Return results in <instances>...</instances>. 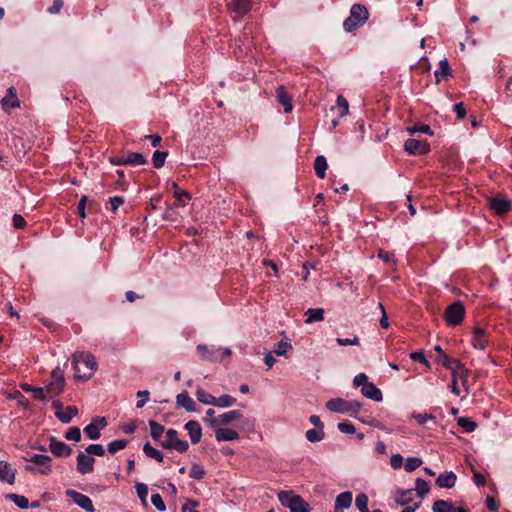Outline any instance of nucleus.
<instances>
[{
    "instance_id": "1",
    "label": "nucleus",
    "mask_w": 512,
    "mask_h": 512,
    "mask_svg": "<svg viewBox=\"0 0 512 512\" xmlns=\"http://www.w3.org/2000/svg\"><path fill=\"white\" fill-rule=\"evenodd\" d=\"M72 365L77 380H89L98 368L95 357L90 352H75Z\"/></svg>"
},
{
    "instance_id": "2",
    "label": "nucleus",
    "mask_w": 512,
    "mask_h": 512,
    "mask_svg": "<svg viewBox=\"0 0 512 512\" xmlns=\"http://www.w3.org/2000/svg\"><path fill=\"white\" fill-rule=\"evenodd\" d=\"M442 363L445 366V368L451 370L452 372V383L450 387L452 393L458 396L460 394V390L459 387L457 386V379H460L462 385L466 387L469 371L464 367V365L459 360H450L448 356L445 354H443Z\"/></svg>"
},
{
    "instance_id": "3",
    "label": "nucleus",
    "mask_w": 512,
    "mask_h": 512,
    "mask_svg": "<svg viewBox=\"0 0 512 512\" xmlns=\"http://www.w3.org/2000/svg\"><path fill=\"white\" fill-rule=\"evenodd\" d=\"M369 18V12L364 5L354 4L350 9V15L343 22V28L347 32H353L363 26Z\"/></svg>"
},
{
    "instance_id": "4",
    "label": "nucleus",
    "mask_w": 512,
    "mask_h": 512,
    "mask_svg": "<svg viewBox=\"0 0 512 512\" xmlns=\"http://www.w3.org/2000/svg\"><path fill=\"white\" fill-rule=\"evenodd\" d=\"M464 314V305L462 302L456 301L446 308L444 313L445 321L449 326H456L462 322Z\"/></svg>"
},
{
    "instance_id": "5",
    "label": "nucleus",
    "mask_w": 512,
    "mask_h": 512,
    "mask_svg": "<svg viewBox=\"0 0 512 512\" xmlns=\"http://www.w3.org/2000/svg\"><path fill=\"white\" fill-rule=\"evenodd\" d=\"M161 446L165 449H174L180 453H184L189 448L186 441L178 438V433L174 429H169L166 432V439L161 441Z\"/></svg>"
},
{
    "instance_id": "6",
    "label": "nucleus",
    "mask_w": 512,
    "mask_h": 512,
    "mask_svg": "<svg viewBox=\"0 0 512 512\" xmlns=\"http://www.w3.org/2000/svg\"><path fill=\"white\" fill-rule=\"evenodd\" d=\"M66 495L70 497L73 502L83 510L87 512L95 511L92 500L88 496L73 489L66 490Z\"/></svg>"
},
{
    "instance_id": "7",
    "label": "nucleus",
    "mask_w": 512,
    "mask_h": 512,
    "mask_svg": "<svg viewBox=\"0 0 512 512\" xmlns=\"http://www.w3.org/2000/svg\"><path fill=\"white\" fill-rule=\"evenodd\" d=\"M251 8L250 0H232L228 9L234 21L243 17Z\"/></svg>"
},
{
    "instance_id": "8",
    "label": "nucleus",
    "mask_w": 512,
    "mask_h": 512,
    "mask_svg": "<svg viewBox=\"0 0 512 512\" xmlns=\"http://www.w3.org/2000/svg\"><path fill=\"white\" fill-rule=\"evenodd\" d=\"M404 149L412 155H424L429 152V144L425 140L410 138L405 141Z\"/></svg>"
},
{
    "instance_id": "9",
    "label": "nucleus",
    "mask_w": 512,
    "mask_h": 512,
    "mask_svg": "<svg viewBox=\"0 0 512 512\" xmlns=\"http://www.w3.org/2000/svg\"><path fill=\"white\" fill-rule=\"evenodd\" d=\"M107 425L104 417H96L91 423L84 428V433L91 440H97L100 438L101 430Z\"/></svg>"
},
{
    "instance_id": "10",
    "label": "nucleus",
    "mask_w": 512,
    "mask_h": 512,
    "mask_svg": "<svg viewBox=\"0 0 512 512\" xmlns=\"http://www.w3.org/2000/svg\"><path fill=\"white\" fill-rule=\"evenodd\" d=\"M241 417L242 414L239 410H231L219 415L216 418L208 420V423L212 428H216L221 425H227L232 421L239 420Z\"/></svg>"
},
{
    "instance_id": "11",
    "label": "nucleus",
    "mask_w": 512,
    "mask_h": 512,
    "mask_svg": "<svg viewBox=\"0 0 512 512\" xmlns=\"http://www.w3.org/2000/svg\"><path fill=\"white\" fill-rule=\"evenodd\" d=\"M95 459L86 452H79L77 455V471L84 475L93 472Z\"/></svg>"
},
{
    "instance_id": "12",
    "label": "nucleus",
    "mask_w": 512,
    "mask_h": 512,
    "mask_svg": "<svg viewBox=\"0 0 512 512\" xmlns=\"http://www.w3.org/2000/svg\"><path fill=\"white\" fill-rule=\"evenodd\" d=\"M49 449L57 457H68L72 453L70 446L54 437L50 438Z\"/></svg>"
},
{
    "instance_id": "13",
    "label": "nucleus",
    "mask_w": 512,
    "mask_h": 512,
    "mask_svg": "<svg viewBox=\"0 0 512 512\" xmlns=\"http://www.w3.org/2000/svg\"><path fill=\"white\" fill-rule=\"evenodd\" d=\"M352 500V492L345 491L340 493L335 499L334 512H344L345 509L351 506Z\"/></svg>"
},
{
    "instance_id": "14",
    "label": "nucleus",
    "mask_w": 512,
    "mask_h": 512,
    "mask_svg": "<svg viewBox=\"0 0 512 512\" xmlns=\"http://www.w3.org/2000/svg\"><path fill=\"white\" fill-rule=\"evenodd\" d=\"M472 345L475 349L484 350L488 346L486 330L475 327L473 331Z\"/></svg>"
},
{
    "instance_id": "15",
    "label": "nucleus",
    "mask_w": 512,
    "mask_h": 512,
    "mask_svg": "<svg viewBox=\"0 0 512 512\" xmlns=\"http://www.w3.org/2000/svg\"><path fill=\"white\" fill-rule=\"evenodd\" d=\"M457 482V476L452 471H446L444 473H441L435 483L439 488H447L451 489L455 486Z\"/></svg>"
},
{
    "instance_id": "16",
    "label": "nucleus",
    "mask_w": 512,
    "mask_h": 512,
    "mask_svg": "<svg viewBox=\"0 0 512 512\" xmlns=\"http://www.w3.org/2000/svg\"><path fill=\"white\" fill-rule=\"evenodd\" d=\"M16 469L12 468L11 465L6 461H0V480L6 481L10 485L15 483Z\"/></svg>"
},
{
    "instance_id": "17",
    "label": "nucleus",
    "mask_w": 512,
    "mask_h": 512,
    "mask_svg": "<svg viewBox=\"0 0 512 512\" xmlns=\"http://www.w3.org/2000/svg\"><path fill=\"white\" fill-rule=\"evenodd\" d=\"M361 394L373 401L380 402L383 399L381 390L372 382H368L361 388Z\"/></svg>"
},
{
    "instance_id": "18",
    "label": "nucleus",
    "mask_w": 512,
    "mask_h": 512,
    "mask_svg": "<svg viewBox=\"0 0 512 512\" xmlns=\"http://www.w3.org/2000/svg\"><path fill=\"white\" fill-rule=\"evenodd\" d=\"M490 206L497 214H504L511 208V203L506 197H492L490 199Z\"/></svg>"
},
{
    "instance_id": "19",
    "label": "nucleus",
    "mask_w": 512,
    "mask_h": 512,
    "mask_svg": "<svg viewBox=\"0 0 512 512\" xmlns=\"http://www.w3.org/2000/svg\"><path fill=\"white\" fill-rule=\"evenodd\" d=\"M176 404L178 407L185 408L188 412L197 411L196 404L187 391H183L176 396Z\"/></svg>"
},
{
    "instance_id": "20",
    "label": "nucleus",
    "mask_w": 512,
    "mask_h": 512,
    "mask_svg": "<svg viewBox=\"0 0 512 512\" xmlns=\"http://www.w3.org/2000/svg\"><path fill=\"white\" fill-rule=\"evenodd\" d=\"M185 429L187 430L191 443L197 444L201 440L202 429L200 424L197 421H188L185 424Z\"/></svg>"
},
{
    "instance_id": "21",
    "label": "nucleus",
    "mask_w": 512,
    "mask_h": 512,
    "mask_svg": "<svg viewBox=\"0 0 512 512\" xmlns=\"http://www.w3.org/2000/svg\"><path fill=\"white\" fill-rule=\"evenodd\" d=\"M215 438L218 442L222 441H234L239 438V434L236 430L229 428L216 427Z\"/></svg>"
},
{
    "instance_id": "22",
    "label": "nucleus",
    "mask_w": 512,
    "mask_h": 512,
    "mask_svg": "<svg viewBox=\"0 0 512 512\" xmlns=\"http://www.w3.org/2000/svg\"><path fill=\"white\" fill-rule=\"evenodd\" d=\"M326 408L334 413L346 414L347 412V400L342 398H333L326 402Z\"/></svg>"
},
{
    "instance_id": "23",
    "label": "nucleus",
    "mask_w": 512,
    "mask_h": 512,
    "mask_svg": "<svg viewBox=\"0 0 512 512\" xmlns=\"http://www.w3.org/2000/svg\"><path fill=\"white\" fill-rule=\"evenodd\" d=\"M278 102L283 106L285 113L292 111V102L290 95L285 91L283 86H280L276 90Z\"/></svg>"
},
{
    "instance_id": "24",
    "label": "nucleus",
    "mask_w": 512,
    "mask_h": 512,
    "mask_svg": "<svg viewBox=\"0 0 512 512\" xmlns=\"http://www.w3.org/2000/svg\"><path fill=\"white\" fill-rule=\"evenodd\" d=\"M220 350H210L208 346L200 344L197 346V352L202 360L218 361V352Z\"/></svg>"
},
{
    "instance_id": "25",
    "label": "nucleus",
    "mask_w": 512,
    "mask_h": 512,
    "mask_svg": "<svg viewBox=\"0 0 512 512\" xmlns=\"http://www.w3.org/2000/svg\"><path fill=\"white\" fill-rule=\"evenodd\" d=\"M78 414V409L75 406H68L65 411H56L55 416L59 421L64 424L69 423L73 417Z\"/></svg>"
},
{
    "instance_id": "26",
    "label": "nucleus",
    "mask_w": 512,
    "mask_h": 512,
    "mask_svg": "<svg viewBox=\"0 0 512 512\" xmlns=\"http://www.w3.org/2000/svg\"><path fill=\"white\" fill-rule=\"evenodd\" d=\"M305 323L311 324L313 322H319L324 319V309L322 308H309L305 312Z\"/></svg>"
},
{
    "instance_id": "27",
    "label": "nucleus",
    "mask_w": 512,
    "mask_h": 512,
    "mask_svg": "<svg viewBox=\"0 0 512 512\" xmlns=\"http://www.w3.org/2000/svg\"><path fill=\"white\" fill-rule=\"evenodd\" d=\"M328 167L327 160L324 156L320 155L315 158L314 161V169L317 177L323 179L325 177V172Z\"/></svg>"
},
{
    "instance_id": "28",
    "label": "nucleus",
    "mask_w": 512,
    "mask_h": 512,
    "mask_svg": "<svg viewBox=\"0 0 512 512\" xmlns=\"http://www.w3.org/2000/svg\"><path fill=\"white\" fill-rule=\"evenodd\" d=\"M126 164L132 166H141L147 163L146 158L138 152H130L126 156Z\"/></svg>"
},
{
    "instance_id": "29",
    "label": "nucleus",
    "mask_w": 512,
    "mask_h": 512,
    "mask_svg": "<svg viewBox=\"0 0 512 512\" xmlns=\"http://www.w3.org/2000/svg\"><path fill=\"white\" fill-rule=\"evenodd\" d=\"M433 512H456L453 504L446 500H437L432 505Z\"/></svg>"
},
{
    "instance_id": "30",
    "label": "nucleus",
    "mask_w": 512,
    "mask_h": 512,
    "mask_svg": "<svg viewBox=\"0 0 512 512\" xmlns=\"http://www.w3.org/2000/svg\"><path fill=\"white\" fill-rule=\"evenodd\" d=\"M5 498L12 501L20 509H26L29 507V500L23 495L10 493L6 494Z\"/></svg>"
},
{
    "instance_id": "31",
    "label": "nucleus",
    "mask_w": 512,
    "mask_h": 512,
    "mask_svg": "<svg viewBox=\"0 0 512 512\" xmlns=\"http://www.w3.org/2000/svg\"><path fill=\"white\" fill-rule=\"evenodd\" d=\"M450 67L447 59H443L439 62V69L434 72L436 82L439 83L444 77L450 74Z\"/></svg>"
},
{
    "instance_id": "32",
    "label": "nucleus",
    "mask_w": 512,
    "mask_h": 512,
    "mask_svg": "<svg viewBox=\"0 0 512 512\" xmlns=\"http://www.w3.org/2000/svg\"><path fill=\"white\" fill-rule=\"evenodd\" d=\"M289 509L291 512H309V505L298 495L294 498V501L290 503Z\"/></svg>"
},
{
    "instance_id": "33",
    "label": "nucleus",
    "mask_w": 512,
    "mask_h": 512,
    "mask_svg": "<svg viewBox=\"0 0 512 512\" xmlns=\"http://www.w3.org/2000/svg\"><path fill=\"white\" fill-rule=\"evenodd\" d=\"M143 452L147 457L155 459L158 462H162L164 459L162 452L152 447L149 442H146L144 444Z\"/></svg>"
},
{
    "instance_id": "34",
    "label": "nucleus",
    "mask_w": 512,
    "mask_h": 512,
    "mask_svg": "<svg viewBox=\"0 0 512 512\" xmlns=\"http://www.w3.org/2000/svg\"><path fill=\"white\" fill-rule=\"evenodd\" d=\"M196 398L199 402L206 404V405H213L215 403V396L211 395L207 391H205L202 388H197L196 390Z\"/></svg>"
},
{
    "instance_id": "35",
    "label": "nucleus",
    "mask_w": 512,
    "mask_h": 512,
    "mask_svg": "<svg viewBox=\"0 0 512 512\" xmlns=\"http://www.w3.org/2000/svg\"><path fill=\"white\" fill-rule=\"evenodd\" d=\"M236 399L228 394H224L220 397H215V403L214 406L220 407V408H227L231 407L235 404Z\"/></svg>"
},
{
    "instance_id": "36",
    "label": "nucleus",
    "mask_w": 512,
    "mask_h": 512,
    "mask_svg": "<svg viewBox=\"0 0 512 512\" xmlns=\"http://www.w3.org/2000/svg\"><path fill=\"white\" fill-rule=\"evenodd\" d=\"M1 104H2V108L5 111H9L10 109L18 108L20 106V102H19L18 98L16 97V95L5 96L1 100Z\"/></svg>"
},
{
    "instance_id": "37",
    "label": "nucleus",
    "mask_w": 512,
    "mask_h": 512,
    "mask_svg": "<svg viewBox=\"0 0 512 512\" xmlns=\"http://www.w3.org/2000/svg\"><path fill=\"white\" fill-rule=\"evenodd\" d=\"M415 485H416L415 491H416L417 495L421 498H423L425 495H427L430 491L428 482L422 478H417Z\"/></svg>"
},
{
    "instance_id": "38",
    "label": "nucleus",
    "mask_w": 512,
    "mask_h": 512,
    "mask_svg": "<svg viewBox=\"0 0 512 512\" xmlns=\"http://www.w3.org/2000/svg\"><path fill=\"white\" fill-rule=\"evenodd\" d=\"M150 435L154 440H160L164 432V426L154 420L149 421Z\"/></svg>"
},
{
    "instance_id": "39",
    "label": "nucleus",
    "mask_w": 512,
    "mask_h": 512,
    "mask_svg": "<svg viewBox=\"0 0 512 512\" xmlns=\"http://www.w3.org/2000/svg\"><path fill=\"white\" fill-rule=\"evenodd\" d=\"M332 109H338L339 110V116L343 117L348 114L349 111V104L346 98H344L342 95H339L337 97L336 106Z\"/></svg>"
},
{
    "instance_id": "40",
    "label": "nucleus",
    "mask_w": 512,
    "mask_h": 512,
    "mask_svg": "<svg viewBox=\"0 0 512 512\" xmlns=\"http://www.w3.org/2000/svg\"><path fill=\"white\" fill-rule=\"evenodd\" d=\"M306 439L309 442H319L324 438V430L322 429H309L306 431Z\"/></svg>"
},
{
    "instance_id": "41",
    "label": "nucleus",
    "mask_w": 512,
    "mask_h": 512,
    "mask_svg": "<svg viewBox=\"0 0 512 512\" xmlns=\"http://www.w3.org/2000/svg\"><path fill=\"white\" fill-rule=\"evenodd\" d=\"M297 496L298 495L293 494L290 491H280L278 493V499H279L280 503L284 507H287V508L290 507V503H292V501H294V498L297 497Z\"/></svg>"
},
{
    "instance_id": "42",
    "label": "nucleus",
    "mask_w": 512,
    "mask_h": 512,
    "mask_svg": "<svg viewBox=\"0 0 512 512\" xmlns=\"http://www.w3.org/2000/svg\"><path fill=\"white\" fill-rule=\"evenodd\" d=\"M167 156L168 152L166 151H155L152 158L154 167L157 169L163 167Z\"/></svg>"
},
{
    "instance_id": "43",
    "label": "nucleus",
    "mask_w": 512,
    "mask_h": 512,
    "mask_svg": "<svg viewBox=\"0 0 512 512\" xmlns=\"http://www.w3.org/2000/svg\"><path fill=\"white\" fill-rule=\"evenodd\" d=\"M27 461L33 462L39 466H45L51 461V457L46 454H34L30 458H26Z\"/></svg>"
},
{
    "instance_id": "44",
    "label": "nucleus",
    "mask_w": 512,
    "mask_h": 512,
    "mask_svg": "<svg viewBox=\"0 0 512 512\" xmlns=\"http://www.w3.org/2000/svg\"><path fill=\"white\" fill-rule=\"evenodd\" d=\"M128 444L126 439H117L108 444V451L111 454L116 453L119 450L124 449Z\"/></svg>"
},
{
    "instance_id": "45",
    "label": "nucleus",
    "mask_w": 512,
    "mask_h": 512,
    "mask_svg": "<svg viewBox=\"0 0 512 512\" xmlns=\"http://www.w3.org/2000/svg\"><path fill=\"white\" fill-rule=\"evenodd\" d=\"M355 505L360 512H368V497L364 493L357 495Z\"/></svg>"
},
{
    "instance_id": "46",
    "label": "nucleus",
    "mask_w": 512,
    "mask_h": 512,
    "mask_svg": "<svg viewBox=\"0 0 512 512\" xmlns=\"http://www.w3.org/2000/svg\"><path fill=\"white\" fill-rule=\"evenodd\" d=\"M85 452L89 456H104L105 455V449L101 444H90L88 447H86Z\"/></svg>"
},
{
    "instance_id": "47",
    "label": "nucleus",
    "mask_w": 512,
    "mask_h": 512,
    "mask_svg": "<svg viewBox=\"0 0 512 512\" xmlns=\"http://www.w3.org/2000/svg\"><path fill=\"white\" fill-rule=\"evenodd\" d=\"M459 426H461L466 432H473L476 428V423L467 417H460L457 420Z\"/></svg>"
},
{
    "instance_id": "48",
    "label": "nucleus",
    "mask_w": 512,
    "mask_h": 512,
    "mask_svg": "<svg viewBox=\"0 0 512 512\" xmlns=\"http://www.w3.org/2000/svg\"><path fill=\"white\" fill-rule=\"evenodd\" d=\"M422 465V460L418 457L408 458L404 464V469L407 472H412Z\"/></svg>"
},
{
    "instance_id": "49",
    "label": "nucleus",
    "mask_w": 512,
    "mask_h": 512,
    "mask_svg": "<svg viewBox=\"0 0 512 512\" xmlns=\"http://www.w3.org/2000/svg\"><path fill=\"white\" fill-rule=\"evenodd\" d=\"M189 476L193 479L201 480L205 476V470L201 465L193 464Z\"/></svg>"
},
{
    "instance_id": "50",
    "label": "nucleus",
    "mask_w": 512,
    "mask_h": 512,
    "mask_svg": "<svg viewBox=\"0 0 512 512\" xmlns=\"http://www.w3.org/2000/svg\"><path fill=\"white\" fill-rule=\"evenodd\" d=\"M45 390L47 394L57 396L63 392L64 386L51 381L45 386Z\"/></svg>"
},
{
    "instance_id": "51",
    "label": "nucleus",
    "mask_w": 512,
    "mask_h": 512,
    "mask_svg": "<svg viewBox=\"0 0 512 512\" xmlns=\"http://www.w3.org/2000/svg\"><path fill=\"white\" fill-rule=\"evenodd\" d=\"M51 381L65 386L64 371L60 367H56L51 372Z\"/></svg>"
},
{
    "instance_id": "52",
    "label": "nucleus",
    "mask_w": 512,
    "mask_h": 512,
    "mask_svg": "<svg viewBox=\"0 0 512 512\" xmlns=\"http://www.w3.org/2000/svg\"><path fill=\"white\" fill-rule=\"evenodd\" d=\"M135 488H136L137 495L140 498V500L142 501V503L144 505H147V502H146L147 495H148L147 485L144 483H137L135 485Z\"/></svg>"
},
{
    "instance_id": "53",
    "label": "nucleus",
    "mask_w": 512,
    "mask_h": 512,
    "mask_svg": "<svg viewBox=\"0 0 512 512\" xmlns=\"http://www.w3.org/2000/svg\"><path fill=\"white\" fill-rule=\"evenodd\" d=\"M65 438L69 441L78 442L81 439V431L78 427H71L65 434Z\"/></svg>"
},
{
    "instance_id": "54",
    "label": "nucleus",
    "mask_w": 512,
    "mask_h": 512,
    "mask_svg": "<svg viewBox=\"0 0 512 512\" xmlns=\"http://www.w3.org/2000/svg\"><path fill=\"white\" fill-rule=\"evenodd\" d=\"M407 131L410 133V134H415V133H425V134H429V135H432V131L429 127V125H426V124H419V125H414L412 127H409L407 129Z\"/></svg>"
},
{
    "instance_id": "55",
    "label": "nucleus",
    "mask_w": 512,
    "mask_h": 512,
    "mask_svg": "<svg viewBox=\"0 0 512 512\" xmlns=\"http://www.w3.org/2000/svg\"><path fill=\"white\" fill-rule=\"evenodd\" d=\"M151 503L160 512H163V511L166 510L165 503H164L161 495L158 494V493L152 494V496H151Z\"/></svg>"
},
{
    "instance_id": "56",
    "label": "nucleus",
    "mask_w": 512,
    "mask_h": 512,
    "mask_svg": "<svg viewBox=\"0 0 512 512\" xmlns=\"http://www.w3.org/2000/svg\"><path fill=\"white\" fill-rule=\"evenodd\" d=\"M336 342L340 346H358L360 344V340L357 336H353L352 338H336Z\"/></svg>"
},
{
    "instance_id": "57",
    "label": "nucleus",
    "mask_w": 512,
    "mask_h": 512,
    "mask_svg": "<svg viewBox=\"0 0 512 512\" xmlns=\"http://www.w3.org/2000/svg\"><path fill=\"white\" fill-rule=\"evenodd\" d=\"M149 391L147 390H141V391H138L137 392V397L140 398L137 403H136V407L137 408H142L144 407V405L147 403V401L149 400Z\"/></svg>"
},
{
    "instance_id": "58",
    "label": "nucleus",
    "mask_w": 512,
    "mask_h": 512,
    "mask_svg": "<svg viewBox=\"0 0 512 512\" xmlns=\"http://www.w3.org/2000/svg\"><path fill=\"white\" fill-rule=\"evenodd\" d=\"M412 417L418 422V424L423 425L428 420H434L435 417L428 413H413Z\"/></svg>"
},
{
    "instance_id": "59",
    "label": "nucleus",
    "mask_w": 512,
    "mask_h": 512,
    "mask_svg": "<svg viewBox=\"0 0 512 512\" xmlns=\"http://www.w3.org/2000/svg\"><path fill=\"white\" fill-rule=\"evenodd\" d=\"M292 348L291 344L288 342L280 341L276 348L274 349V353L278 356L284 355L288 350Z\"/></svg>"
},
{
    "instance_id": "60",
    "label": "nucleus",
    "mask_w": 512,
    "mask_h": 512,
    "mask_svg": "<svg viewBox=\"0 0 512 512\" xmlns=\"http://www.w3.org/2000/svg\"><path fill=\"white\" fill-rule=\"evenodd\" d=\"M412 491L406 490L402 492L401 496L396 500V503L400 506L407 505L412 500Z\"/></svg>"
},
{
    "instance_id": "61",
    "label": "nucleus",
    "mask_w": 512,
    "mask_h": 512,
    "mask_svg": "<svg viewBox=\"0 0 512 512\" xmlns=\"http://www.w3.org/2000/svg\"><path fill=\"white\" fill-rule=\"evenodd\" d=\"M338 429L344 434H353L355 432L354 425L348 421L340 422L338 424Z\"/></svg>"
},
{
    "instance_id": "62",
    "label": "nucleus",
    "mask_w": 512,
    "mask_h": 512,
    "mask_svg": "<svg viewBox=\"0 0 512 512\" xmlns=\"http://www.w3.org/2000/svg\"><path fill=\"white\" fill-rule=\"evenodd\" d=\"M174 188V196L177 198L179 202H183L185 199H190V195L188 192L180 190L177 183H173Z\"/></svg>"
},
{
    "instance_id": "63",
    "label": "nucleus",
    "mask_w": 512,
    "mask_h": 512,
    "mask_svg": "<svg viewBox=\"0 0 512 512\" xmlns=\"http://www.w3.org/2000/svg\"><path fill=\"white\" fill-rule=\"evenodd\" d=\"M13 227L15 229H23L26 226V220L20 214H14L12 217Z\"/></svg>"
},
{
    "instance_id": "64",
    "label": "nucleus",
    "mask_w": 512,
    "mask_h": 512,
    "mask_svg": "<svg viewBox=\"0 0 512 512\" xmlns=\"http://www.w3.org/2000/svg\"><path fill=\"white\" fill-rule=\"evenodd\" d=\"M368 383V377L365 373H359L357 374L353 379V385L355 387H364Z\"/></svg>"
}]
</instances>
